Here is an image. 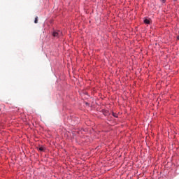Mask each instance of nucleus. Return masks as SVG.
I'll return each mask as SVG.
<instances>
[{"label": "nucleus", "mask_w": 179, "mask_h": 179, "mask_svg": "<svg viewBox=\"0 0 179 179\" xmlns=\"http://www.w3.org/2000/svg\"><path fill=\"white\" fill-rule=\"evenodd\" d=\"M40 152H44V148L43 147H40L39 148Z\"/></svg>", "instance_id": "nucleus-4"}, {"label": "nucleus", "mask_w": 179, "mask_h": 179, "mask_svg": "<svg viewBox=\"0 0 179 179\" xmlns=\"http://www.w3.org/2000/svg\"><path fill=\"white\" fill-rule=\"evenodd\" d=\"M161 2H162V3H164V2H166V0H160Z\"/></svg>", "instance_id": "nucleus-5"}, {"label": "nucleus", "mask_w": 179, "mask_h": 179, "mask_svg": "<svg viewBox=\"0 0 179 179\" xmlns=\"http://www.w3.org/2000/svg\"><path fill=\"white\" fill-rule=\"evenodd\" d=\"M34 23H36V24L38 23V17H36L35 18Z\"/></svg>", "instance_id": "nucleus-3"}, {"label": "nucleus", "mask_w": 179, "mask_h": 179, "mask_svg": "<svg viewBox=\"0 0 179 179\" xmlns=\"http://www.w3.org/2000/svg\"><path fill=\"white\" fill-rule=\"evenodd\" d=\"M62 31H59V30H56V31H54L53 33H52V36L53 37H57V38L59 37H61V36H62Z\"/></svg>", "instance_id": "nucleus-1"}, {"label": "nucleus", "mask_w": 179, "mask_h": 179, "mask_svg": "<svg viewBox=\"0 0 179 179\" xmlns=\"http://www.w3.org/2000/svg\"><path fill=\"white\" fill-rule=\"evenodd\" d=\"M144 23H145V24H150V20H149L148 18H145Z\"/></svg>", "instance_id": "nucleus-2"}, {"label": "nucleus", "mask_w": 179, "mask_h": 179, "mask_svg": "<svg viewBox=\"0 0 179 179\" xmlns=\"http://www.w3.org/2000/svg\"><path fill=\"white\" fill-rule=\"evenodd\" d=\"M113 117H117V115H115L114 113H113Z\"/></svg>", "instance_id": "nucleus-6"}, {"label": "nucleus", "mask_w": 179, "mask_h": 179, "mask_svg": "<svg viewBox=\"0 0 179 179\" xmlns=\"http://www.w3.org/2000/svg\"><path fill=\"white\" fill-rule=\"evenodd\" d=\"M174 1H177V0H174Z\"/></svg>", "instance_id": "nucleus-7"}]
</instances>
